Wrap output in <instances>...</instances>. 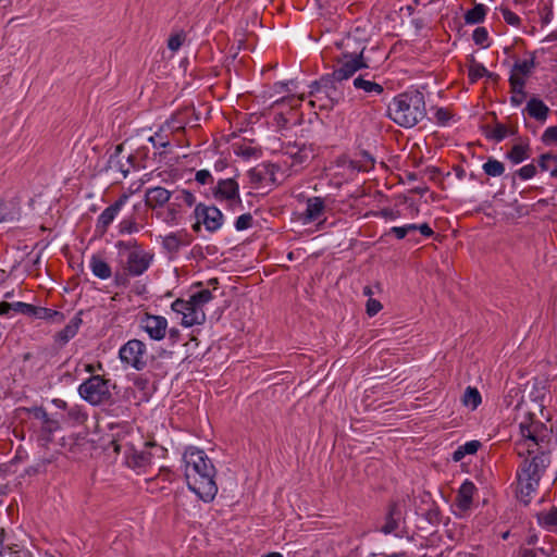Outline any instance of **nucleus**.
Returning a JSON list of instances; mask_svg holds the SVG:
<instances>
[{"label": "nucleus", "mask_w": 557, "mask_h": 557, "mask_svg": "<svg viewBox=\"0 0 557 557\" xmlns=\"http://www.w3.org/2000/svg\"><path fill=\"white\" fill-rule=\"evenodd\" d=\"M183 460L188 488L203 502H211L218 493L215 468L211 460L203 450L196 447H188Z\"/></svg>", "instance_id": "f257e3e1"}, {"label": "nucleus", "mask_w": 557, "mask_h": 557, "mask_svg": "<svg viewBox=\"0 0 557 557\" xmlns=\"http://www.w3.org/2000/svg\"><path fill=\"white\" fill-rule=\"evenodd\" d=\"M111 447L114 453H123V463L135 471L137 474H144L159 460L166 456V448L156 442H146L141 449L135 447L129 442L113 440Z\"/></svg>", "instance_id": "f03ea898"}, {"label": "nucleus", "mask_w": 557, "mask_h": 557, "mask_svg": "<svg viewBox=\"0 0 557 557\" xmlns=\"http://www.w3.org/2000/svg\"><path fill=\"white\" fill-rule=\"evenodd\" d=\"M387 114L392 121L401 127L416 126L426 115L423 94L412 89L395 96L388 104Z\"/></svg>", "instance_id": "7ed1b4c3"}, {"label": "nucleus", "mask_w": 557, "mask_h": 557, "mask_svg": "<svg viewBox=\"0 0 557 557\" xmlns=\"http://www.w3.org/2000/svg\"><path fill=\"white\" fill-rule=\"evenodd\" d=\"M115 247L120 257L119 263L128 276L143 275L153 261L154 255L146 250L136 239L117 240Z\"/></svg>", "instance_id": "20e7f679"}, {"label": "nucleus", "mask_w": 557, "mask_h": 557, "mask_svg": "<svg viewBox=\"0 0 557 557\" xmlns=\"http://www.w3.org/2000/svg\"><path fill=\"white\" fill-rule=\"evenodd\" d=\"M212 299V292L209 288H202L193 293L187 300L181 298L174 300L171 308L174 312L182 314L183 326L201 325L206 322L203 307Z\"/></svg>", "instance_id": "39448f33"}, {"label": "nucleus", "mask_w": 557, "mask_h": 557, "mask_svg": "<svg viewBox=\"0 0 557 557\" xmlns=\"http://www.w3.org/2000/svg\"><path fill=\"white\" fill-rule=\"evenodd\" d=\"M549 458L544 454L533 457L531 460L525 459L518 471V482L520 492L529 496L539 486L540 480Z\"/></svg>", "instance_id": "423d86ee"}, {"label": "nucleus", "mask_w": 557, "mask_h": 557, "mask_svg": "<svg viewBox=\"0 0 557 557\" xmlns=\"http://www.w3.org/2000/svg\"><path fill=\"white\" fill-rule=\"evenodd\" d=\"M111 381L101 375H91L78 386L79 396L92 406L107 404L111 400Z\"/></svg>", "instance_id": "0eeeda50"}, {"label": "nucleus", "mask_w": 557, "mask_h": 557, "mask_svg": "<svg viewBox=\"0 0 557 557\" xmlns=\"http://www.w3.org/2000/svg\"><path fill=\"white\" fill-rule=\"evenodd\" d=\"M363 50L364 48L359 52L344 51L337 60V67L331 73L333 78H336L337 82L346 81L352 77L357 71L369 67L368 60L363 57Z\"/></svg>", "instance_id": "6e6552de"}, {"label": "nucleus", "mask_w": 557, "mask_h": 557, "mask_svg": "<svg viewBox=\"0 0 557 557\" xmlns=\"http://www.w3.org/2000/svg\"><path fill=\"white\" fill-rule=\"evenodd\" d=\"M146 357V344L137 338L127 341L119 350V358L121 362L136 371H143L147 367Z\"/></svg>", "instance_id": "1a4fd4ad"}, {"label": "nucleus", "mask_w": 557, "mask_h": 557, "mask_svg": "<svg viewBox=\"0 0 557 557\" xmlns=\"http://www.w3.org/2000/svg\"><path fill=\"white\" fill-rule=\"evenodd\" d=\"M212 195L215 200L226 202L227 207L233 211L242 208L239 185L235 178L219 180L212 188Z\"/></svg>", "instance_id": "9d476101"}, {"label": "nucleus", "mask_w": 557, "mask_h": 557, "mask_svg": "<svg viewBox=\"0 0 557 557\" xmlns=\"http://www.w3.org/2000/svg\"><path fill=\"white\" fill-rule=\"evenodd\" d=\"M194 213L197 219V222L193 225L194 231H199L201 223L209 232H215L222 226L223 214L214 206L199 203L196 206Z\"/></svg>", "instance_id": "9b49d317"}, {"label": "nucleus", "mask_w": 557, "mask_h": 557, "mask_svg": "<svg viewBox=\"0 0 557 557\" xmlns=\"http://www.w3.org/2000/svg\"><path fill=\"white\" fill-rule=\"evenodd\" d=\"M32 414L38 422V442L41 446H46L52 441L53 433L59 430V421L51 419L47 411L41 407L32 409Z\"/></svg>", "instance_id": "f8f14e48"}, {"label": "nucleus", "mask_w": 557, "mask_h": 557, "mask_svg": "<svg viewBox=\"0 0 557 557\" xmlns=\"http://www.w3.org/2000/svg\"><path fill=\"white\" fill-rule=\"evenodd\" d=\"M139 327L148 334L149 338L159 342L166 335L168 320L162 315L146 312L139 319Z\"/></svg>", "instance_id": "ddd939ff"}, {"label": "nucleus", "mask_w": 557, "mask_h": 557, "mask_svg": "<svg viewBox=\"0 0 557 557\" xmlns=\"http://www.w3.org/2000/svg\"><path fill=\"white\" fill-rule=\"evenodd\" d=\"M128 198L129 196L127 194H122L112 205L101 212L96 223V232L98 234L104 235L107 233L109 226L128 201Z\"/></svg>", "instance_id": "4468645a"}, {"label": "nucleus", "mask_w": 557, "mask_h": 557, "mask_svg": "<svg viewBox=\"0 0 557 557\" xmlns=\"http://www.w3.org/2000/svg\"><path fill=\"white\" fill-rule=\"evenodd\" d=\"M476 487L473 482L466 480L459 487L456 498L455 506L459 516L468 513L473 504V496L476 493Z\"/></svg>", "instance_id": "2eb2a0df"}, {"label": "nucleus", "mask_w": 557, "mask_h": 557, "mask_svg": "<svg viewBox=\"0 0 557 557\" xmlns=\"http://www.w3.org/2000/svg\"><path fill=\"white\" fill-rule=\"evenodd\" d=\"M193 242V236L186 231H177L170 233L163 237L162 246L170 253H176L182 247L189 246Z\"/></svg>", "instance_id": "dca6fc26"}, {"label": "nucleus", "mask_w": 557, "mask_h": 557, "mask_svg": "<svg viewBox=\"0 0 557 557\" xmlns=\"http://www.w3.org/2000/svg\"><path fill=\"white\" fill-rule=\"evenodd\" d=\"M308 97L310 98L309 104L312 108H318L320 110L333 109V102L327 98V95L322 86H320L319 81H315L310 85Z\"/></svg>", "instance_id": "f3484780"}, {"label": "nucleus", "mask_w": 557, "mask_h": 557, "mask_svg": "<svg viewBox=\"0 0 557 557\" xmlns=\"http://www.w3.org/2000/svg\"><path fill=\"white\" fill-rule=\"evenodd\" d=\"M325 211V202L321 197H311L307 199L306 210L304 212L305 222H315L320 220Z\"/></svg>", "instance_id": "a211bd4d"}, {"label": "nucleus", "mask_w": 557, "mask_h": 557, "mask_svg": "<svg viewBox=\"0 0 557 557\" xmlns=\"http://www.w3.org/2000/svg\"><path fill=\"white\" fill-rule=\"evenodd\" d=\"M170 199L171 191L161 186L148 188L145 194V203L152 209L162 207Z\"/></svg>", "instance_id": "6ab92c4d"}, {"label": "nucleus", "mask_w": 557, "mask_h": 557, "mask_svg": "<svg viewBox=\"0 0 557 557\" xmlns=\"http://www.w3.org/2000/svg\"><path fill=\"white\" fill-rule=\"evenodd\" d=\"M545 425L540 421H529L520 423V433L524 440L532 441L533 444L539 445L543 442V437L540 436V432L545 430Z\"/></svg>", "instance_id": "aec40b11"}, {"label": "nucleus", "mask_w": 557, "mask_h": 557, "mask_svg": "<svg viewBox=\"0 0 557 557\" xmlns=\"http://www.w3.org/2000/svg\"><path fill=\"white\" fill-rule=\"evenodd\" d=\"M524 111L529 114L530 117L544 122L546 121L549 108L539 98L532 97L524 109Z\"/></svg>", "instance_id": "412c9836"}, {"label": "nucleus", "mask_w": 557, "mask_h": 557, "mask_svg": "<svg viewBox=\"0 0 557 557\" xmlns=\"http://www.w3.org/2000/svg\"><path fill=\"white\" fill-rule=\"evenodd\" d=\"M336 83H338L337 79L333 78L331 74L324 75L319 79L320 86H322L327 98L333 102V107L343 98V92L338 89Z\"/></svg>", "instance_id": "4be33fe9"}, {"label": "nucleus", "mask_w": 557, "mask_h": 557, "mask_svg": "<svg viewBox=\"0 0 557 557\" xmlns=\"http://www.w3.org/2000/svg\"><path fill=\"white\" fill-rule=\"evenodd\" d=\"M82 324V319L78 315H75L71 321L65 325L63 330L58 332L54 336V341L63 346L70 339H72L78 332L79 326Z\"/></svg>", "instance_id": "5701e85b"}, {"label": "nucleus", "mask_w": 557, "mask_h": 557, "mask_svg": "<svg viewBox=\"0 0 557 557\" xmlns=\"http://www.w3.org/2000/svg\"><path fill=\"white\" fill-rule=\"evenodd\" d=\"M89 268L95 276L100 280H108L112 275L111 267L98 255H92L89 260Z\"/></svg>", "instance_id": "b1692460"}, {"label": "nucleus", "mask_w": 557, "mask_h": 557, "mask_svg": "<svg viewBox=\"0 0 557 557\" xmlns=\"http://www.w3.org/2000/svg\"><path fill=\"white\" fill-rule=\"evenodd\" d=\"M513 164H519L531 157V148L528 141L515 144L506 153Z\"/></svg>", "instance_id": "393cba45"}, {"label": "nucleus", "mask_w": 557, "mask_h": 557, "mask_svg": "<svg viewBox=\"0 0 557 557\" xmlns=\"http://www.w3.org/2000/svg\"><path fill=\"white\" fill-rule=\"evenodd\" d=\"M484 76L493 77L494 74L488 72L483 64L476 62L473 55H470L468 65V79L470 84L476 83L480 78Z\"/></svg>", "instance_id": "a878e982"}, {"label": "nucleus", "mask_w": 557, "mask_h": 557, "mask_svg": "<svg viewBox=\"0 0 557 557\" xmlns=\"http://www.w3.org/2000/svg\"><path fill=\"white\" fill-rule=\"evenodd\" d=\"M401 512L396 504L392 505L388 509L385 523L382 525L381 531L385 534H391L399 527Z\"/></svg>", "instance_id": "bb28decb"}, {"label": "nucleus", "mask_w": 557, "mask_h": 557, "mask_svg": "<svg viewBox=\"0 0 557 557\" xmlns=\"http://www.w3.org/2000/svg\"><path fill=\"white\" fill-rule=\"evenodd\" d=\"M355 88L361 89L364 91V94L371 96V95H381L384 91V88L382 85L370 81L366 78L363 75H359L356 77L352 82Z\"/></svg>", "instance_id": "cd10ccee"}, {"label": "nucleus", "mask_w": 557, "mask_h": 557, "mask_svg": "<svg viewBox=\"0 0 557 557\" xmlns=\"http://www.w3.org/2000/svg\"><path fill=\"white\" fill-rule=\"evenodd\" d=\"M537 522L541 527L553 531L557 529V507L543 510L537 513Z\"/></svg>", "instance_id": "c85d7f7f"}, {"label": "nucleus", "mask_w": 557, "mask_h": 557, "mask_svg": "<svg viewBox=\"0 0 557 557\" xmlns=\"http://www.w3.org/2000/svg\"><path fill=\"white\" fill-rule=\"evenodd\" d=\"M33 318L40 319V320H48L52 322L60 323L64 320V314L60 311L50 309V308H44V307H37L34 306L33 311Z\"/></svg>", "instance_id": "c756f323"}, {"label": "nucleus", "mask_w": 557, "mask_h": 557, "mask_svg": "<svg viewBox=\"0 0 557 557\" xmlns=\"http://www.w3.org/2000/svg\"><path fill=\"white\" fill-rule=\"evenodd\" d=\"M518 133L516 125L507 126L502 123H496L491 131L490 137L497 143L504 140L508 136H513Z\"/></svg>", "instance_id": "7c9ffc66"}, {"label": "nucleus", "mask_w": 557, "mask_h": 557, "mask_svg": "<svg viewBox=\"0 0 557 557\" xmlns=\"http://www.w3.org/2000/svg\"><path fill=\"white\" fill-rule=\"evenodd\" d=\"M141 225L136 221L134 215L125 216L117 225L119 234L131 235L138 233L141 230Z\"/></svg>", "instance_id": "2f4dec72"}, {"label": "nucleus", "mask_w": 557, "mask_h": 557, "mask_svg": "<svg viewBox=\"0 0 557 557\" xmlns=\"http://www.w3.org/2000/svg\"><path fill=\"white\" fill-rule=\"evenodd\" d=\"M486 15V8L484 4H475L471 10H469L465 15V21L467 24H479L484 21Z\"/></svg>", "instance_id": "473e14b6"}, {"label": "nucleus", "mask_w": 557, "mask_h": 557, "mask_svg": "<svg viewBox=\"0 0 557 557\" xmlns=\"http://www.w3.org/2000/svg\"><path fill=\"white\" fill-rule=\"evenodd\" d=\"M482 169L486 175L492 177L502 176L505 172L504 163L494 158H488Z\"/></svg>", "instance_id": "72a5a7b5"}, {"label": "nucleus", "mask_w": 557, "mask_h": 557, "mask_svg": "<svg viewBox=\"0 0 557 557\" xmlns=\"http://www.w3.org/2000/svg\"><path fill=\"white\" fill-rule=\"evenodd\" d=\"M182 216V207L178 202L173 201L169 205L164 221L168 224H178Z\"/></svg>", "instance_id": "f704fd0d"}, {"label": "nucleus", "mask_w": 557, "mask_h": 557, "mask_svg": "<svg viewBox=\"0 0 557 557\" xmlns=\"http://www.w3.org/2000/svg\"><path fill=\"white\" fill-rule=\"evenodd\" d=\"M4 554H9L11 557H32L27 549L11 541L10 537L5 544Z\"/></svg>", "instance_id": "c9c22d12"}, {"label": "nucleus", "mask_w": 557, "mask_h": 557, "mask_svg": "<svg viewBox=\"0 0 557 557\" xmlns=\"http://www.w3.org/2000/svg\"><path fill=\"white\" fill-rule=\"evenodd\" d=\"M481 395L476 388L470 386L467 387L462 399L466 406H470L472 409H475L481 404Z\"/></svg>", "instance_id": "e433bc0d"}, {"label": "nucleus", "mask_w": 557, "mask_h": 557, "mask_svg": "<svg viewBox=\"0 0 557 557\" xmlns=\"http://www.w3.org/2000/svg\"><path fill=\"white\" fill-rule=\"evenodd\" d=\"M185 40H186V34L184 30H180L175 34H172L168 39V48L171 51L176 52L183 46Z\"/></svg>", "instance_id": "4c0bfd02"}, {"label": "nucleus", "mask_w": 557, "mask_h": 557, "mask_svg": "<svg viewBox=\"0 0 557 557\" xmlns=\"http://www.w3.org/2000/svg\"><path fill=\"white\" fill-rule=\"evenodd\" d=\"M534 66H535L534 59L531 58L529 60L516 61L512 66V70L515 72L525 75L528 77L531 74Z\"/></svg>", "instance_id": "58836bf2"}, {"label": "nucleus", "mask_w": 557, "mask_h": 557, "mask_svg": "<svg viewBox=\"0 0 557 557\" xmlns=\"http://www.w3.org/2000/svg\"><path fill=\"white\" fill-rule=\"evenodd\" d=\"M174 201L178 202L181 207L183 205L186 207H193L196 202V197L189 190L183 189L176 193Z\"/></svg>", "instance_id": "ea45409f"}, {"label": "nucleus", "mask_w": 557, "mask_h": 557, "mask_svg": "<svg viewBox=\"0 0 557 557\" xmlns=\"http://www.w3.org/2000/svg\"><path fill=\"white\" fill-rule=\"evenodd\" d=\"M286 154H288L289 158L292 159L290 166L302 164L307 159V153L305 149L300 148L294 147L290 150H288Z\"/></svg>", "instance_id": "a19ab883"}, {"label": "nucleus", "mask_w": 557, "mask_h": 557, "mask_svg": "<svg viewBox=\"0 0 557 557\" xmlns=\"http://www.w3.org/2000/svg\"><path fill=\"white\" fill-rule=\"evenodd\" d=\"M163 132L164 126H162L159 132L149 138V141L152 143L154 148H166L170 146V140L166 135H163Z\"/></svg>", "instance_id": "79ce46f5"}, {"label": "nucleus", "mask_w": 557, "mask_h": 557, "mask_svg": "<svg viewBox=\"0 0 557 557\" xmlns=\"http://www.w3.org/2000/svg\"><path fill=\"white\" fill-rule=\"evenodd\" d=\"M502 14H503V17L505 20V22L511 26H520L521 24V18L516 14L513 13L511 10H509L507 7H504L502 5L499 8Z\"/></svg>", "instance_id": "37998d69"}, {"label": "nucleus", "mask_w": 557, "mask_h": 557, "mask_svg": "<svg viewBox=\"0 0 557 557\" xmlns=\"http://www.w3.org/2000/svg\"><path fill=\"white\" fill-rule=\"evenodd\" d=\"M536 173H537V168L533 163L523 165L516 172V174L519 176V178H521L523 181L534 177L536 175Z\"/></svg>", "instance_id": "c03bdc74"}, {"label": "nucleus", "mask_w": 557, "mask_h": 557, "mask_svg": "<svg viewBox=\"0 0 557 557\" xmlns=\"http://www.w3.org/2000/svg\"><path fill=\"white\" fill-rule=\"evenodd\" d=\"M525 75L519 74L511 70L510 77H509V85L510 89H519L525 87Z\"/></svg>", "instance_id": "a18cd8bd"}, {"label": "nucleus", "mask_w": 557, "mask_h": 557, "mask_svg": "<svg viewBox=\"0 0 557 557\" xmlns=\"http://www.w3.org/2000/svg\"><path fill=\"white\" fill-rule=\"evenodd\" d=\"M252 215L250 213H245L239 215L235 221V228L237 231H244L252 226Z\"/></svg>", "instance_id": "49530a36"}, {"label": "nucleus", "mask_w": 557, "mask_h": 557, "mask_svg": "<svg viewBox=\"0 0 557 557\" xmlns=\"http://www.w3.org/2000/svg\"><path fill=\"white\" fill-rule=\"evenodd\" d=\"M557 162V156L553 153H543L539 157L537 163L541 171H547L550 166V163Z\"/></svg>", "instance_id": "de8ad7c7"}, {"label": "nucleus", "mask_w": 557, "mask_h": 557, "mask_svg": "<svg viewBox=\"0 0 557 557\" xmlns=\"http://www.w3.org/2000/svg\"><path fill=\"white\" fill-rule=\"evenodd\" d=\"M472 39L476 45L485 46L488 40V33L484 27H476L473 30Z\"/></svg>", "instance_id": "09e8293b"}, {"label": "nucleus", "mask_w": 557, "mask_h": 557, "mask_svg": "<svg viewBox=\"0 0 557 557\" xmlns=\"http://www.w3.org/2000/svg\"><path fill=\"white\" fill-rule=\"evenodd\" d=\"M12 310L17 313H22V314L32 317L33 311H34V305L22 302V301H16V302H13Z\"/></svg>", "instance_id": "8fccbe9b"}, {"label": "nucleus", "mask_w": 557, "mask_h": 557, "mask_svg": "<svg viewBox=\"0 0 557 557\" xmlns=\"http://www.w3.org/2000/svg\"><path fill=\"white\" fill-rule=\"evenodd\" d=\"M510 102L512 106L519 107L525 100L527 92L524 91V88L510 89Z\"/></svg>", "instance_id": "3c124183"}, {"label": "nucleus", "mask_w": 557, "mask_h": 557, "mask_svg": "<svg viewBox=\"0 0 557 557\" xmlns=\"http://www.w3.org/2000/svg\"><path fill=\"white\" fill-rule=\"evenodd\" d=\"M58 453H49L44 456L40 461L36 465L35 472L45 471L46 466L57 460Z\"/></svg>", "instance_id": "603ef678"}, {"label": "nucleus", "mask_w": 557, "mask_h": 557, "mask_svg": "<svg viewBox=\"0 0 557 557\" xmlns=\"http://www.w3.org/2000/svg\"><path fill=\"white\" fill-rule=\"evenodd\" d=\"M195 181L201 185L213 183V177L208 170H199L195 174Z\"/></svg>", "instance_id": "864d4df0"}, {"label": "nucleus", "mask_w": 557, "mask_h": 557, "mask_svg": "<svg viewBox=\"0 0 557 557\" xmlns=\"http://www.w3.org/2000/svg\"><path fill=\"white\" fill-rule=\"evenodd\" d=\"M382 309V305L379 300L369 298L367 301V313L369 317H374Z\"/></svg>", "instance_id": "5fc2aeb1"}, {"label": "nucleus", "mask_w": 557, "mask_h": 557, "mask_svg": "<svg viewBox=\"0 0 557 557\" xmlns=\"http://www.w3.org/2000/svg\"><path fill=\"white\" fill-rule=\"evenodd\" d=\"M543 140L545 143H557V126L547 127L543 133Z\"/></svg>", "instance_id": "6e6d98bb"}, {"label": "nucleus", "mask_w": 557, "mask_h": 557, "mask_svg": "<svg viewBox=\"0 0 557 557\" xmlns=\"http://www.w3.org/2000/svg\"><path fill=\"white\" fill-rule=\"evenodd\" d=\"M234 151L237 156L248 159L255 154L256 149L249 146H235Z\"/></svg>", "instance_id": "4d7b16f0"}, {"label": "nucleus", "mask_w": 557, "mask_h": 557, "mask_svg": "<svg viewBox=\"0 0 557 557\" xmlns=\"http://www.w3.org/2000/svg\"><path fill=\"white\" fill-rule=\"evenodd\" d=\"M376 215L384 218L385 220H396L400 216V212L389 208L382 209Z\"/></svg>", "instance_id": "13d9d810"}, {"label": "nucleus", "mask_w": 557, "mask_h": 557, "mask_svg": "<svg viewBox=\"0 0 557 557\" xmlns=\"http://www.w3.org/2000/svg\"><path fill=\"white\" fill-rule=\"evenodd\" d=\"M480 446H481V443L479 441H470V442H467L465 445H462L461 449H463V451L467 455H472L478 451Z\"/></svg>", "instance_id": "bf43d9fd"}, {"label": "nucleus", "mask_w": 557, "mask_h": 557, "mask_svg": "<svg viewBox=\"0 0 557 557\" xmlns=\"http://www.w3.org/2000/svg\"><path fill=\"white\" fill-rule=\"evenodd\" d=\"M435 117L440 124L445 125L450 120V113L446 109L441 108L436 111Z\"/></svg>", "instance_id": "052dcab7"}, {"label": "nucleus", "mask_w": 557, "mask_h": 557, "mask_svg": "<svg viewBox=\"0 0 557 557\" xmlns=\"http://www.w3.org/2000/svg\"><path fill=\"white\" fill-rule=\"evenodd\" d=\"M165 126L172 132H180L184 131L185 128L184 124L181 122H176L175 117H172L171 120L166 121Z\"/></svg>", "instance_id": "680f3d73"}, {"label": "nucleus", "mask_w": 557, "mask_h": 557, "mask_svg": "<svg viewBox=\"0 0 557 557\" xmlns=\"http://www.w3.org/2000/svg\"><path fill=\"white\" fill-rule=\"evenodd\" d=\"M173 472L164 467H160L158 479H162L163 481H172L173 480Z\"/></svg>", "instance_id": "e2e57ef3"}, {"label": "nucleus", "mask_w": 557, "mask_h": 557, "mask_svg": "<svg viewBox=\"0 0 557 557\" xmlns=\"http://www.w3.org/2000/svg\"><path fill=\"white\" fill-rule=\"evenodd\" d=\"M389 233L394 234L398 239H403L408 235L405 225L394 226L389 230Z\"/></svg>", "instance_id": "0e129e2a"}, {"label": "nucleus", "mask_w": 557, "mask_h": 557, "mask_svg": "<svg viewBox=\"0 0 557 557\" xmlns=\"http://www.w3.org/2000/svg\"><path fill=\"white\" fill-rule=\"evenodd\" d=\"M9 535L4 531L3 528L0 529V557L4 555L5 544L8 542Z\"/></svg>", "instance_id": "69168bd1"}, {"label": "nucleus", "mask_w": 557, "mask_h": 557, "mask_svg": "<svg viewBox=\"0 0 557 557\" xmlns=\"http://www.w3.org/2000/svg\"><path fill=\"white\" fill-rule=\"evenodd\" d=\"M418 231L425 237H431L434 234L433 230L429 226L428 223L418 225Z\"/></svg>", "instance_id": "338daca9"}, {"label": "nucleus", "mask_w": 557, "mask_h": 557, "mask_svg": "<svg viewBox=\"0 0 557 557\" xmlns=\"http://www.w3.org/2000/svg\"><path fill=\"white\" fill-rule=\"evenodd\" d=\"M13 302L2 301L0 302V315H5L12 310Z\"/></svg>", "instance_id": "774afa93"}]
</instances>
